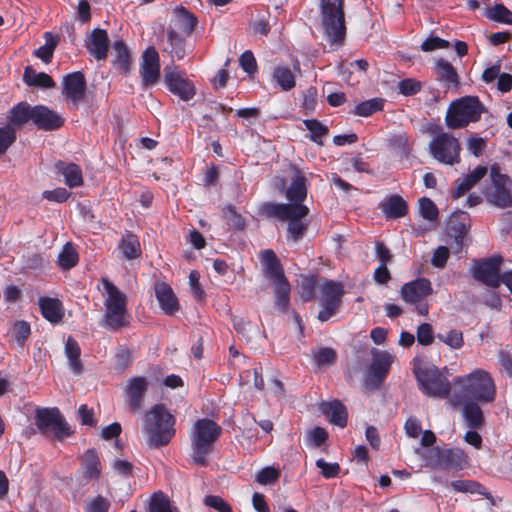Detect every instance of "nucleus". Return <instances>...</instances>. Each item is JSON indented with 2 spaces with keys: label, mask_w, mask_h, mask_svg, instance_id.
Listing matches in <instances>:
<instances>
[{
  "label": "nucleus",
  "mask_w": 512,
  "mask_h": 512,
  "mask_svg": "<svg viewBox=\"0 0 512 512\" xmlns=\"http://www.w3.org/2000/svg\"><path fill=\"white\" fill-rule=\"evenodd\" d=\"M453 385L454 391L449 399V403L453 407L460 406L466 400L489 403L495 399V384L485 370L475 369L466 376L456 377L453 380Z\"/></svg>",
  "instance_id": "obj_1"
},
{
  "label": "nucleus",
  "mask_w": 512,
  "mask_h": 512,
  "mask_svg": "<svg viewBox=\"0 0 512 512\" xmlns=\"http://www.w3.org/2000/svg\"><path fill=\"white\" fill-rule=\"evenodd\" d=\"M175 417L164 404L154 405L144 416V431L151 448H160L170 443L175 435Z\"/></svg>",
  "instance_id": "obj_2"
},
{
  "label": "nucleus",
  "mask_w": 512,
  "mask_h": 512,
  "mask_svg": "<svg viewBox=\"0 0 512 512\" xmlns=\"http://www.w3.org/2000/svg\"><path fill=\"white\" fill-rule=\"evenodd\" d=\"M102 284L107 296L104 300L105 314L100 325L112 331L128 327L130 316L126 295L107 278H102Z\"/></svg>",
  "instance_id": "obj_3"
},
{
  "label": "nucleus",
  "mask_w": 512,
  "mask_h": 512,
  "mask_svg": "<svg viewBox=\"0 0 512 512\" xmlns=\"http://www.w3.org/2000/svg\"><path fill=\"white\" fill-rule=\"evenodd\" d=\"M221 434V427L208 418L198 419L190 433L193 462L207 465V457L214 450V443Z\"/></svg>",
  "instance_id": "obj_4"
},
{
  "label": "nucleus",
  "mask_w": 512,
  "mask_h": 512,
  "mask_svg": "<svg viewBox=\"0 0 512 512\" xmlns=\"http://www.w3.org/2000/svg\"><path fill=\"white\" fill-rule=\"evenodd\" d=\"M264 276L272 283L276 307L284 312L290 303V285L284 275L280 261L272 250L261 252Z\"/></svg>",
  "instance_id": "obj_5"
},
{
  "label": "nucleus",
  "mask_w": 512,
  "mask_h": 512,
  "mask_svg": "<svg viewBox=\"0 0 512 512\" xmlns=\"http://www.w3.org/2000/svg\"><path fill=\"white\" fill-rule=\"evenodd\" d=\"M321 23L331 45L341 46L346 36L344 0H321Z\"/></svg>",
  "instance_id": "obj_6"
},
{
  "label": "nucleus",
  "mask_w": 512,
  "mask_h": 512,
  "mask_svg": "<svg viewBox=\"0 0 512 512\" xmlns=\"http://www.w3.org/2000/svg\"><path fill=\"white\" fill-rule=\"evenodd\" d=\"M486 203L497 209L512 207V180L500 172L498 166H491L489 179L482 189Z\"/></svg>",
  "instance_id": "obj_7"
},
{
  "label": "nucleus",
  "mask_w": 512,
  "mask_h": 512,
  "mask_svg": "<svg viewBox=\"0 0 512 512\" xmlns=\"http://www.w3.org/2000/svg\"><path fill=\"white\" fill-rule=\"evenodd\" d=\"M485 107L476 96H464L453 101L446 112L445 123L450 129H461L480 120Z\"/></svg>",
  "instance_id": "obj_8"
},
{
  "label": "nucleus",
  "mask_w": 512,
  "mask_h": 512,
  "mask_svg": "<svg viewBox=\"0 0 512 512\" xmlns=\"http://www.w3.org/2000/svg\"><path fill=\"white\" fill-rule=\"evenodd\" d=\"M263 213L268 216L275 217L279 220H287L288 234L293 240L302 237L305 225L302 218L307 216L309 208L303 204H276L265 203L261 207Z\"/></svg>",
  "instance_id": "obj_9"
},
{
  "label": "nucleus",
  "mask_w": 512,
  "mask_h": 512,
  "mask_svg": "<svg viewBox=\"0 0 512 512\" xmlns=\"http://www.w3.org/2000/svg\"><path fill=\"white\" fill-rule=\"evenodd\" d=\"M34 420L39 433L47 437L52 435L58 441H63L74 433L57 407L37 408Z\"/></svg>",
  "instance_id": "obj_10"
},
{
  "label": "nucleus",
  "mask_w": 512,
  "mask_h": 512,
  "mask_svg": "<svg viewBox=\"0 0 512 512\" xmlns=\"http://www.w3.org/2000/svg\"><path fill=\"white\" fill-rule=\"evenodd\" d=\"M421 390L428 396L446 398L451 385L446 376L439 369L430 364L417 365L414 368Z\"/></svg>",
  "instance_id": "obj_11"
},
{
  "label": "nucleus",
  "mask_w": 512,
  "mask_h": 512,
  "mask_svg": "<svg viewBox=\"0 0 512 512\" xmlns=\"http://www.w3.org/2000/svg\"><path fill=\"white\" fill-rule=\"evenodd\" d=\"M459 141L450 133L440 132L429 143V152L437 161L453 165L460 161Z\"/></svg>",
  "instance_id": "obj_12"
},
{
  "label": "nucleus",
  "mask_w": 512,
  "mask_h": 512,
  "mask_svg": "<svg viewBox=\"0 0 512 512\" xmlns=\"http://www.w3.org/2000/svg\"><path fill=\"white\" fill-rule=\"evenodd\" d=\"M320 291L321 310L318 319L321 322L328 321L340 308L344 294L343 285L332 280H324L318 286Z\"/></svg>",
  "instance_id": "obj_13"
},
{
  "label": "nucleus",
  "mask_w": 512,
  "mask_h": 512,
  "mask_svg": "<svg viewBox=\"0 0 512 512\" xmlns=\"http://www.w3.org/2000/svg\"><path fill=\"white\" fill-rule=\"evenodd\" d=\"M503 258L500 255L473 261L470 269L472 277L491 288H497L501 284V265Z\"/></svg>",
  "instance_id": "obj_14"
},
{
  "label": "nucleus",
  "mask_w": 512,
  "mask_h": 512,
  "mask_svg": "<svg viewBox=\"0 0 512 512\" xmlns=\"http://www.w3.org/2000/svg\"><path fill=\"white\" fill-rule=\"evenodd\" d=\"M139 72L143 88L152 87L159 81L160 59L157 50L153 46H149L143 52Z\"/></svg>",
  "instance_id": "obj_15"
},
{
  "label": "nucleus",
  "mask_w": 512,
  "mask_h": 512,
  "mask_svg": "<svg viewBox=\"0 0 512 512\" xmlns=\"http://www.w3.org/2000/svg\"><path fill=\"white\" fill-rule=\"evenodd\" d=\"M164 81L171 93L183 101L191 100L196 94V88L192 81L184 78L179 72L166 67L164 70Z\"/></svg>",
  "instance_id": "obj_16"
},
{
  "label": "nucleus",
  "mask_w": 512,
  "mask_h": 512,
  "mask_svg": "<svg viewBox=\"0 0 512 512\" xmlns=\"http://www.w3.org/2000/svg\"><path fill=\"white\" fill-rule=\"evenodd\" d=\"M86 92V79L81 71L67 74L63 79V95L71 101L73 108L77 109L78 104L84 99Z\"/></svg>",
  "instance_id": "obj_17"
},
{
  "label": "nucleus",
  "mask_w": 512,
  "mask_h": 512,
  "mask_svg": "<svg viewBox=\"0 0 512 512\" xmlns=\"http://www.w3.org/2000/svg\"><path fill=\"white\" fill-rule=\"evenodd\" d=\"M432 292L431 282L426 278H419L402 286L401 298L408 304H417Z\"/></svg>",
  "instance_id": "obj_18"
},
{
  "label": "nucleus",
  "mask_w": 512,
  "mask_h": 512,
  "mask_svg": "<svg viewBox=\"0 0 512 512\" xmlns=\"http://www.w3.org/2000/svg\"><path fill=\"white\" fill-rule=\"evenodd\" d=\"M33 124L38 130L54 131L64 124V119L45 105L34 106Z\"/></svg>",
  "instance_id": "obj_19"
},
{
  "label": "nucleus",
  "mask_w": 512,
  "mask_h": 512,
  "mask_svg": "<svg viewBox=\"0 0 512 512\" xmlns=\"http://www.w3.org/2000/svg\"><path fill=\"white\" fill-rule=\"evenodd\" d=\"M147 391L148 381L145 377H133L127 381L125 394L130 410L137 411L141 408Z\"/></svg>",
  "instance_id": "obj_20"
},
{
  "label": "nucleus",
  "mask_w": 512,
  "mask_h": 512,
  "mask_svg": "<svg viewBox=\"0 0 512 512\" xmlns=\"http://www.w3.org/2000/svg\"><path fill=\"white\" fill-rule=\"evenodd\" d=\"M291 183L286 190V197L290 204H301L307 196V180L303 173L295 166L290 168Z\"/></svg>",
  "instance_id": "obj_21"
},
{
  "label": "nucleus",
  "mask_w": 512,
  "mask_h": 512,
  "mask_svg": "<svg viewBox=\"0 0 512 512\" xmlns=\"http://www.w3.org/2000/svg\"><path fill=\"white\" fill-rule=\"evenodd\" d=\"M109 43L110 40L107 31L101 28H95L86 42V48L96 60H106Z\"/></svg>",
  "instance_id": "obj_22"
},
{
  "label": "nucleus",
  "mask_w": 512,
  "mask_h": 512,
  "mask_svg": "<svg viewBox=\"0 0 512 512\" xmlns=\"http://www.w3.org/2000/svg\"><path fill=\"white\" fill-rule=\"evenodd\" d=\"M34 106L26 101H21L10 108L7 114V126H10L17 132L18 128L23 127L29 122L33 123Z\"/></svg>",
  "instance_id": "obj_23"
},
{
  "label": "nucleus",
  "mask_w": 512,
  "mask_h": 512,
  "mask_svg": "<svg viewBox=\"0 0 512 512\" xmlns=\"http://www.w3.org/2000/svg\"><path fill=\"white\" fill-rule=\"evenodd\" d=\"M155 296L162 311L169 316L179 311L178 299L172 288L165 282L155 284Z\"/></svg>",
  "instance_id": "obj_24"
},
{
  "label": "nucleus",
  "mask_w": 512,
  "mask_h": 512,
  "mask_svg": "<svg viewBox=\"0 0 512 512\" xmlns=\"http://www.w3.org/2000/svg\"><path fill=\"white\" fill-rule=\"evenodd\" d=\"M113 59L112 66L121 75L127 76L130 74L133 66L132 57L126 43L120 39L114 41L112 45Z\"/></svg>",
  "instance_id": "obj_25"
},
{
  "label": "nucleus",
  "mask_w": 512,
  "mask_h": 512,
  "mask_svg": "<svg viewBox=\"0 0 512 512\" xmlns=\"http://www.w3.org/2000/svg\"><path fill=\"white\" fill-rule=\"evenodd\" d=\"M41 315L52 324H58L64 317V308L58 298L43 296L38 299Z\"/></svg>",
  "instance_id": "obj_26"
},
{
  "label": "nucleus",
  "mask_w": 512,
  "mask_h": 512,
  "mask_svg": "<svg viewBox=\"0 0 512 512\" xmlns=\"http://www.w3.org/2000/svg\"><path fill=\"white\" fill-rule=\"evenodd\" d=\"M81 466L83 469V479L85 484L91 480H98L101 476V462L98 452L95 448L85 451L82 456Z\"/></svg>",
  "instance_id": "obj_27"
},
{
  "label": "nucleus",
  "mask_w": 512,
  "mask_h": 512,
  "mask_svg": "<svg viewBox=\"0 0 512 512\" xmlns=\"http://www.w3.org/2000/svg\"><path fill=\"white\" fill-rule=\"evenodd\" d=\"M54 167L56 172L64 177V182L69 188L83 185V174L79 165L58 160L55 162Z\"/></svg>",
  "instance_id": "obj_28"
},
{
  "label": "nucleus",
  "mask_w": 512,
  "mask_h": 512,
  "mask_svg": "<svg viewBox=\"0 0 512 512\" xmlns=\"http://www.w3.org/2000/svg\"><path fill=\"white\" fill-rule=\"evenodd\" d=\"M162 50L172 58L183 59L186 55L185 40L174 29L168 28L166 40H162Z\"/></svg>",
  "instance_id": "obj_29"
},
{
  "label": "nucleus",
  "mask_w": 512,
  "mask_h": 512,
  "mask_svg": "<svg viewBox=\"0 0 512 512\" xmlns=\"http://www.w3.org/2000/svg\"><path fill=\"white\" fill-rule=\"evenodd\" d=\"M487 168L477 166L469 175L456 181V187L453 191V198H460L470 189H472L485 175Z\"/></svg>",
  "instance_id": "obj_30"
},
{
  "label": "nucleus",
  "mask_w": 512,
  "mask_h": 512,
  "mask_svg": "<svg viewBox=\"0 0 512 512\" xmlns=\"http://www.w3.org/2000/svg\"><path fill=\"white\" fill-rule=\"evenodd\" d=\"M435 72L438 80L444 82L448 89L458 88L459 76L450 62L442 58L437 59L435 62Z\"/></svg>",
  "instance_id": "obj_31"
},
{
  "label": "nucleus",
  "mask_w": 512,
  "mask_h": 512,
  "mask_svg": "<svg viewBox=\"0 0 512 512\" xmlns=\"http://www.w3.org/2000/svg\"><path fill=\"white\" fill-rule=\"evenodd\" d=\"M23 81L27 86L44 89L54 88L56 83L53 78L45 72H37L32 66H26L23 73Z\"/></svg>",
  "instance_id": "obj_32"
},
{
  "label": "nucleus",
  "mask_w": 512,
  "mask_h": 512,
  "mask_svg": "<svg viewBox=\"0 0 512 512\" xmlns=\"http://www.w3.org/2000/svg\"><path fill=\"white\" fill-rule=\"evenodd\" d=\"M321 410L329 416L331 423L343 428L347 425L348 414L344 405L334 400L332 402H324L321 404Z\"/></svg>",
  "instance_id": "obj_33"
},
{
  "label": "nucleus",
  "mask_w": 512,
  "mask_h": 512,
  "mask_svg": "<svg viewBox=\"0 0 512 512\" xmlns=\"http://www.w3.org/2000/svg\"><path fill=\"white\" fill-rule=\"evenodd\" d=\"M443 469H462L468 462V456L460 448L442 449Z\"/></svg>",
  "instance_id": "obj_34"
},
{
  "label": "nucleus",
  "mask_w": 512,
  "mask_h": 512,
  "mask_svg": "<svg viewBox=\"0 0 512 512\" xmlns=\"http://www.w3.org/2000/svg\"><path fill=\"white\" fill-rule=\"evenodd\" d=\"M126 260H134L141 256V246L137 235L126 232L118 245Z\"/></svg>",
  "instance_id": "obj_35"
},
{
  "label": "nucleus",
  "mask_w": 512,
  "mask_h": 512,
  "mask_svg": "<svg viewBox=\"0 0 512 512\" xmlns=\"http://www.w3.org/2000/svg\"><path fill=\"white\" fill-rule=\"evenodd\" d=\"M65 355L68 359L69 367L75 374L83 372V363L80 359L81 349L78 342L69 336L65 343Z\"/></svg>",
  "instance_id": "obj_36"
},
{
  "label": "nucleus",
  "mask_w": 512,
  "mask_h": 512,
  "mask_svg": "<svg viewBox=\"0 0 512 512\" xmlns=\"http://www.w3.org/2000/svg\"><path fill=\"white\" fill-rule=\"evenodd\" d=\"M175 20L185 36H190L198 23L197 17L182 6L175 9Z\"/></svg>",
  "instance_id": "obj_37"
},
{
  "label": "nucleus",
  "mask_w": 512,
  "mask_h": 512,
  "mask_svg": "<svg viewBox=\"0 0 512 512\" xmlns=\"http://www.w3.org/2000/svg\"><path fill=\"white\" fill-rule=\"evenodd\" d=\"M461 405H463L462 412L467 425L472 429L479 428L484 422V416L479 405L469 400L464 401Z\"/></svg>",
  "instance_id": "obj_38"
},
{
  "label": "nucleus",
  "mask_w": 512,
  "mask_h": 512,
  "mask_svg": "<svg viewBox=\"0 0 512 512\" xmlns=\"http://www.w3.org/2000/svg\"><path fill=\"white\" fill-rule=\"evenodd\" d=\"M382 211L387 217L390 218H399L406 214L407 212V204L398 195H394L389 197L383 204H382Z\"/></svg>",
  "instance_id": "obj_39"
},
{
  "label": "nucleus",
  "mask_w": 512,
  "mask_h": 512,
  "mask_svg": "<svg viewBox=\"0 0 512 512\" xmlns=\"http://www.w3.org/2000/svg\"><path fill=\"white\" fill-rule=\"evenodd\" d=\"M272 77L283 91H289L296 85L295 75L288 67H276L273 71Z\"/></svg>",
  "instance_id": "obj_40"
},
{
  "label": "nucleus",
  "mask_w": 512,
  "mask_h": 512,
  "mask_svg": "<svg viewBox=\"0 0 512 512\" xmlns=\"http://www.w3.org/2000/svg\"><path fill=\"white\" fill-rule=\"evenodd\" d=\"M79 260L78 253L73 245L68 242L63 246L62 251L58 255L57 264L63 270H69L77 265Z\"/></svg>",
  "instance_id": "obj_41"
},
{
  "label": "nucleus",
  "mask_w": 512,
  "mask_h": 512,
  "mask_svg": "<svg viewBox=\"0 0 512 512\" xmlns=\"http://www.w3.org/2000/svg\"><path fill=\"white\" fill-rule=\"evenodd\" d=\"M393 361L394 356L388 352L374 349L372 351V363L370 366L386 376Z\"/></svg>",
  "instance_id": "obj_42"
},
{
  "label": "nucleus",
  "mask_w": 512,
  "mask_h": 512,
  "mask_svg": "<svg viewBox=\"0 0 512 512\" xmlns=\"http://www.w3.org/2000/svg\"><path fill=\"white\" fill-rule=\"evenodd\" d=\"M45 45L40 46L34 50L33 54L37 58L41 59L44 63H50L53 57L54 50L57 46V41L53 37L51 32H45Z\"/></svg>",
  "instance_id": "obj_43"
},
{
  "label": "nucleus",
  "mask_w": 512,
  "mask_h": 512,
  "mask_svg": "<svg viewBox=\"0 0 512 512\" xmlns=\"http://www.w3.org/2000/svg\"><path fill=\"white\" fill-rule=\"evenodd\" d=\"M450 485L455 492L479 494L488 497L485 488L473 480H455Z\"/></svg>",
  "instance_id": "obj_44"
},
{
  "label": "nucleus",
  "mask_w": 512,
  "mask_h": 512,
  "mask_svg": "<svg viewBox=\"0 0 512 512\" xmlns=\"http://www.w3.org/2000/svg\"><path fill=\"white\" fill-rule=\"evenodd\" d=\"M437 338L454 350H459L464 345L463 332L459 329H450L446 333H438Z\"/></svg>",
  "instance_id": "obj_45"
},
{
  "label": "nucleus",
  "mask_w": 512,
  "mask_h": 512,
  "mask_svg": "<svg viewBox=\"0 0 512 512\" xmlns=\"http://www.w3.org/2000/svg\"><path fill=\"white\" fill-rule=\"evenodd\" d=\"M382 108L383 100L373 98L359 103L354 109V114L358 116L368 117L373 113L382 110Z\"/></svg>",
  "instance_id": "obj_46"
},
{
  "label": "nucleus",
  "mask_w": 512,
  "mask_h": 512,
  "mask_svg": "<svg viewBox=\"0 0 512 512\" xmlns=\"http://www.w3.org/2000/svg\"><path fill=\"white\" fill-rule=\"evenodd\" d=\"M486 17L493 21L512 25V12L503 4H496L489 9L486 13Z\"/></svg>",
  "instance_id": "obj_47"
},
{
  "label": "nucleus",
  "mask_w": 512,
  "mask_h": 512,
  "mask_svg": "<svg viewBox=\"0 0 512 512\" xmlns=\"http://www.w3.org/2000/svg\"><path fill=\"white\" fill-rule=\"evenodd\" d=\"M17 132L10 126L0 127V156L4 155L8 149L15 143Z\"/></svg>",
  "instance_id": "obj_48"
},
{
  "label": "nucleus",
  "mask_w": 512,
  "mask_h": 512,
  "mask_svg": "<svg viewBox=\"0 0 512 512\" xmlns=\"http://www.w3.org/2000/svg\"><path fill=\"white\" fill-rule=\"evenodd\" d=\"M149 512H172L170 501L163 492L153 494L149 505Z\"/></svg>",
  "instance_id": "obj_49"
},
{
  "label": "nucleus",
  "mask_w": 512,
  "mask_h": 512,
  "mask_svg": "<svg viewBox=\"0 0 512 512\" xmlns=\"http://www.w3.org/2000/svg\"><path fill=\"white\" fill-rule=\"evenodd\" d=\"M316 279L312 276L302 277L298 286V293L303 301H309L314 298Z\"/></svg>",
  "instance_id": "obj_50"
},
{
  "label": "nucleus",
  "mask_w": 512,
  "mask_h": 512,
  "mask_svg": "<svg viewBox=\"0 0 512 512\" xmlns=\"http://www.w3.org/2000/svg\"><path fill=\"white\" fill-rule=\"evenodd\" d=\"M313 355L318 366H329L336 361V352L330 347H321Z\"/></svg>",
  "instance_id": "obj_51"
},
{
  "label": "nucleus",
  "mask_w": 512,
  "mask_h": 512,
  "mask_svg": "<svg viewBox=\"0 0 512 512\" xmlns=\"http://www.w3.org/2000/svg\"><path fill=\"white\" fill-rule=\"evenodd\" d=\"M31 334V327L27 321L18 320L13 324V338L22 346Z\"/></svg>",
  "instance_id": "obj_52"
},
{
  "label": "nucleus",
  "mask_w": 512,
  "mask_h": 512,
  "mask_svg": "<svg viewBox=\"0 0 512 512\" xmlns=\"http://www.w3.org/2000/svg\"><path fill=\"white\" fill-rule=\"evenodd\" d=\"M304 124L311 133V139L318 144H322L321 138L328 133L327 127L315 119L304 120Z\"/></svg>",
  "instance_id": "obj_53"
},
{
  "label": "nucleus",
  "mask_w": 512,
  "mask_h": 512,
  "mask_svg": "<svg viewBox=\"0 0 512 512\" xmlns=\"http://www.w3.org/2000/svg\"><path fill=\"white\" fill-rule=\"evenodd\" d=\"M72 193L63 187H57L53 190H45L42 193V198L50 202L63 203L66 202Z\"/></svg>",
  "instance_id": "obj_54"
},
{
  "label": "nucleus",
  "mask_w": 512,
  "mask_h": 512,
  "mask_svg": "<svg viewBox=\"0 0 512 512\" xmlns=\"http://www.w3.org/2000/svg\"><path fill=\"white\" fill-rule=\"evenodd\" d=\"M385 377L384 374L369 366L364 377L365 388L368 390L378 388L383 383Z\"/></svg>",
  "instance_id": "obj_55"
},
{
  "label": "nucleus",
  "mask_w": 512,
  "mask_h": 512,
  "mask_svg": "<svg viewBox=\"0 0 512 512\" xmlns=\"http://www.w3.org/2000/svg\"><path fill=\"white\" fill-rule=\"evenodd\" d=\"M419 210L423 218L434 221L438 217V209L436 205L426 197L419 200Z\"/></svg>",
  "instance_id": "obj_56"
},
{
  "label": "nucleus",
  "mask_w": 512,
  "mask_h": 512,
  "mask_svg": "<svg viewBox=\"0 0 512 512\" xmlns=\"http://www.w3.org/2000/svg\"><path fill=\"white\" fill-rule=\"evenodd\" d=\"M417 341L423 346L431 345L434 341L432 326L428 323H422L417 328Z\"/></svg>",
  "instance_id": "obj_57"
},
{
  "label": "nucleus",
  "mask_w": 512,
  "mask_h": 512,
  "mask_svg": "<svg viewBox=\"0 0 512 512\" xmlns=\"http://www.w3.org/2000/svg\"><path fill=\"white\" fill-rule=\"evenodd\" d=\"M279 471L273 467H265L256 476V481L262 485L272 484L279 478Z\"/></svg>",
  "instance_id": "obj_58"
},
{
  "label": "nucleus",
  "mask_w": 512,
  "mask_h": 512,
  "mask_svg": "<svg viewBox=\"0 0 512 512\" xmlns=\"http://www.w3.org/2000/svg\"><path fill=\"white\" fill-rule=\"evenodd\" d=\"M189 285L193 297L197 301H201L204 297V291L200 285V274L196 270H192L189 274Z\"/></svg>",
  "instance_id": "obj_59"
},
{
  "label": "nucleus",
  "mask_w": 512,
  "mask_h": 512,
  "mask_svg": "<svg viewBox=\"0 0 512 512\" xmlns=\"http://www.w3.org/2000/svg\"><path fill=\"white\" fill-rule=\"evenodd\" d=\"M316 466L327 479L336 477L340 472V466L337 463H328L322 458L316 461Z\"/></svg>",
  "instance_id": "obj_60"
},
{
  "label": "nucleus",
  "mask_w": 512,
  "mask_h": 512,
  "mask_svg": "<svg viewBox=\"0 0 512 512\" xmlns=\"http://www.w3.org/2000/svg\"><path fill=\"white\" fill-rule=\"evenodd\" d=\"M219 180L218 167L213 163L207 164L203 172L202 183L204 186H215Z\"/></svg>",
  "instance_id": "obj_61"
},
{
  "label": "nucleus",
  "mask_w": 512,
  "mask_h": 512,
  "mask_svg": "<svg viewBox=\"0 0 512 512\" xmlns=\"http://www.w3.org/2000/svg\"><path fill=\"white\" fill-rule=\"evenodd\" d=\"M449 42L437 36H432L424 40L421 44V49L424 52L434 51L436 49H443L449 47Z\"/></svg>",
  "instance_id": "obj_62"
},
{
  "label": "nucleus",
  "mask_w": 512,
  "mask_h": 512,
  "mask_svg": "<svg viewBox=\"0 0 512 512\" xmlns=\"http://www.w3.org/2000/svg\"><path fill=\"white\" fill-rule=\"evenodd\" d=\"M80 423L82 425H87L90 427H95L97 425V421L94 418V411L92 408H88L86 404L80 405L78 409Z\"/></svg>",
  "instance_id": "obj_63"
},
{
  "label": "nucleus",
  "mask_w": 512,
  "mask_h": 512,
  "mask_svg": "<svg viewBox=\"0 0 512 512\" xmlns=\"http://www.w3.org/2000/svg\"><path fill=\"white\" fill-rule=\"evenodd\" d=\"M110 508L109 501L103 496H97L92 500L89 504L87 511L88 512H108Z\"/></svg>",
  "instance_id": "obj_64"
}]
</instances>
